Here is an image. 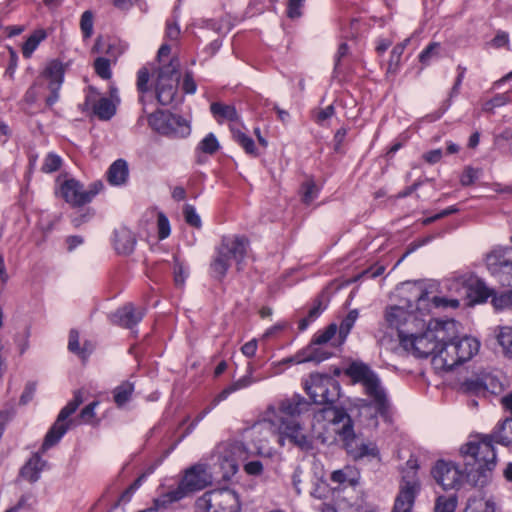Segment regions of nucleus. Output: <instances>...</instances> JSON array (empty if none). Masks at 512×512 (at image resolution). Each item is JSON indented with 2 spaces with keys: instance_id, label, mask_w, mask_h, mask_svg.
Wrapping results in <instances>:
<instances>
[{
  "instance_id": "f257e3e1",
  "label": "nucleus",
  "mask_w": 512,
  "mask_h": 512,
  "mask_svg": "<svg viewBox=\"0 0 512 512\" xmlns=\"http://www.w3.org/2000/svg\"><path fill=\"white\" fill-rule=\"evenodd\" d=\"M404 343L415 357L431 356L432 366L437 372H448L469 361L480 348L476 338L458 336V324L454 320H431L416 339H407Z\"/></svg>"
},
{
  "instance_id": "f03ea898",
  "label": "nucleus",
  "mask_w": 512,
  "mask_h": 512,
  "mask_svg": "<svg viewBox=\"0 0 512 512\" xmlns=\"http://www.w3.org/2000/svg\"><path fill=\"white\" fill-rule=\"evenodd\" d=\"M493 442L512 445V418H506L498 424L491 434L481 435L464 444L460 452L464 455L467 465L478 463L477 474L468 473V479L475 485H486L492 470L496 466V453Z\"/></svg>"
},
{
  "instance_id": "7ed1b4c3",
  "label": "nucleus",
  "mask_w": 512,
  "mask_h": 512,
  "mask_svg": "<svg viewBox=\"0 0 512 512\" xmlns=\"http://www.w3.org/2000/svg\"><path fill=\"white\" fill-rule=\"evenodd\" d=\"M305 390L315 404L326 405L315 414V419L327 421L334 428L342 424V434L349 437L352 434L350 416L344 409L333 406L340 397L339 383L329 375L311 374L305 382Z\"/></svg>"
},
{
  "instance_id": "20e7f679",
  "label": "nucleus",
  "mask_w": 512,
  "mask_h": 512,
  "mask_svg": "<svg viewBox=\"0 0 512 512\" xmlns=\"http://www.w3.org/2000/svg\"><path fill=\"white\" fill-rule=\"evenodd\" d=\"M179 68L180 63L177 58H172L168 64L162 65L157 73L154 90L148 85L149 70L143 67L138 71L137 90L144 113L147 112V106L153 104L155 99L162 106L173 104L178 100Z\"/></svg>"
},
{
  "instance_id": "39448f33",
  "label": "nucleus",
  "mask_w": 512,
  "mask_h": 512,
  "mask_svg": "<svg viewBox=\"0 0 512 512\" xmlns=\"http://www.w3.org/2000/svg\"><path fill=\"white\" fill-rule=\"evenodd\" d=\"M261 447L251 449L243 442L237 440L225 441L217 445L214 457L220 468V477L229 480L238 471L239 463H244V471L251 476H259L263 472V464L259 460H252L261 454Z\"/></svg>"
},
{
  "instance_id": "423d86ee",
  "label": "nucleus",
  "mask_w": 512,
  "mask_h": 512,
  "mask_svg": "<svg viewBox=\"0 0 512 512\" xmlns=\"http://www.w3.org/2000/svg\"><path fill=\"white\" fill-rule=\"evenodd\" d=\"M213 458L215 459L214 471H210L208 466L202 463H197L187 468L178 485L174 488H170L155 500L156 508L166 507L169 504L178 502L190 494L211 485L214 480H223L220 477L221 470L216 465L217 458L214 456Z\"/></svg>"
},
{
  "instance_id": "0eeeda50",
  "label": "nucleus",
  "mask_w": 512,
  "mask_h": 512,
  "mask_svg": "<svg viewBox=\"0 0 512 512\" xmlns=\"http://www.w3.org/2000/svg\"><path fill=\"white\" fill-rule=\"evenodd\" d=\"M309 408L310 403L301 395L295 394L280 403L279 415H275V419L270 420V423L277 426L280 435L306 450L311 448V441L304 434L302 426L295 417L307 412Z\"/></svg>"
},
{
  "instance_id": "6e6552de",
  "label": "nucleus",
  "mask_w": 512,
  "mask_h": 512,
  "mask_svg": "<svg viewBox=\"0 0 512 512\" xmlns=\"http://www.w3.org/2000/svg\"><path fill=\"white\" fill-rule=\"evenodd\" d=\"M353 383L363 386L365 395L369 399V405L382 417L388 415L390 401L386 389L382 385L379 376L365 363L352 362L344 371Z\"/></svg>"
},
{
  "instance_id": "1a4fd4ad",
  "label": "nucleus",
  "mask_w": 512,
  "mask_h": 512,
  "mask_svg": "<svg viewBox=\"0 0 512 512\" xmlns=\"http://www.w3.org/2000/svg\"><path fill=\"white\" fill-rule=\"evenodd\" d=\"M353 383L363 386L365 395L369 399V405L382 417L388 415L390 401L386 389L382 385L379 376L365 363L352 362L344 371Z\"/></svg>"
},
{
  "instance_id": "9d476101",
  "label": "nucleus",
  "mask_w": 512,
  "mask_h": 512,
  "mask_svg": "<svg viewBox=\"0 0 512 512\" xmlns=\"http://www.w3.org/2000/svg\"><path fill=\"white\" fill-rule=\"evenodd\" d=\"M63 77V65L59 61H51L25 92L24 103L31 106L43 98L48 107L53 106L59 99Z\"/></svg>"
},
{
  "instance_id": "9b49d317",
  "label": "nucleus",
  "mask_w": 512,
  "mask_h": 512,
  "mask_svg": "<svg viewBox=\"0 0 512 512\" xmlns=\"http://www.w3.org/2000/svg\"><path fill=\"white\" fill-rule=\"evenodd\" d=\"M417 470L418 463L414 458H410L401 469L399 491L391 512H413L415 499L421 490Z\"/></svg>"
},
{
  "instance_id": "f8f14e48",
  "label": "nucleus",
  "mask_w": 512,
  "mask_h": 512,
  "mask_svg": "<svg viewBox=\"0 0 512 512\" xmlns=\"http://www.w3.org/2000/svg\"><path fill=\"white\" fill-rule=\"evenodd\" d=\"M464 460V471L460 470L458 466L453 463L438 461L433 469V476L437 483L444 489H454L459 487L465 480L472 486L483 487L484 485H475L468 479V473L474 472L477 474L479 467L478 463L467 465L464 455L461 453Z\"/></svg>"
},
{
  "instance_id": "ddd939ff",
  "label": "nucleus",
  "mask_w": 512,
  "mask_h": 512,
  "mask_svg": "<svg viewBox=\"0 0 512 512\" xmlns=\"http://www.w3.org/2000/svg\"><path fill=\"white\" fill-rule=\"evenodd\" d=\"M385 320L389 326L398 330L400 346L402 349L412 354V350L405 346L404 340L416 339L419 336L413 331V327L417 326L418 321L416 315L407 311L403 307L392 306L386 309Z\"/></svg>"
},
{
  "instance_id": "4468645a",
  "label": "nucleus",
  "mask_w": 512,
  "mask_h": 512,
  "mask_svg": "<svg viewBox=\"0 0 512 512\" xmlns=\"http://www.w3.org/2000/svg\"><path fill=\"white\" fill-rule=\"evenodd\" d=\"M196 504L205 512H240L238 495L230 489L208 491L197 500Z\"/></svg>"
},
{
  "instance_id": "2eb2a0df",
  "label": "nucleus",
  "mask_w": 512,
  "mask_h": 512,
  "mask_svg": "<svg viewBox=\"0 0 512 512\" xmlns=\"http://www.w3.org/2000/svg\"><path fill=\"white\" fill-rule=\"evenodd\" d=\"M83 401V391L81 389L77 390L74 393L73 399L61 409L57 420L47 432L41 446V452H45L59 442L70 426L71 421H67L68 417L78 409Z\"/></svg>"
},
{
  "instance_id": "dca6fc26",
  "label": "nucleus",
  "mask_w": 512,
  "mask_h": 512,
  "mask_svg": "<svg viewBox=\"0 0 512 512\" xmlns=\"http://www.w3.org/2000/svg\"><path fill=\"white\" fill-rule=\"evenodd\" d=\"M102 182H94L84 188L75 179H67L60 186V193L64 200L73 207H81L90 203L93 198L102 190Z\"/></svg>"
},
{
  "instance_id": "f3484780",
  "label": "nucleus",
  "mask_w": 512,
  "mask_h": 512,
  "mask_svg": "<svg viewBox=\"0 0 512 512\" xmlns=\"http://www.w3.org/2000/svg\"><path fill=\"white\" fill-rule=\"evenodd\" d=\"M512 262V247H496L485 257V264L488 271L498 280L503 276L506 278L509 265Z\"/></svg>"
},
{
  "instance_id": "a211bd4d",
  "label": "nucleus",
  "mask_w": 512,
  "mask_h": 512,
  "mask_svg": "<svg viewBox=\"0 0 512 512\" xmlns=\"http://www.w3.org/2000/svg\"><path fill=\"white\" fill-rule=\"evenodd\" d=\"M248 246V239L238 235L223 236L219 244L222 251L228 255L231 260H235L238 270L242 269L241 264L246 257Z\"/></svg>"
},
{
  "instance_id": "6ab92c4d",
  "label": "nucleus",
  "mask_w": 512,
  "mask_h": 512,
  "mask_svg": "<svg viewBox=\"0 0 512 512\" xmlns=\"http://www.w3.org/2000/svg\"><path fill=\"white\" fill-rule=\"evenodd\" d=\"M334 431L336 433H339L340 436L342 437V439L346 442L347 451L355 460L362 459L364 457H369V458L378 457L379 451H378L377 446L374 443H371V442L358 443L354 438L353 432L349 437L345 438L341 432L342 426L341 427L336 426L334 428Z\"/></svg>"
},
{
  "instance_id": "aec40b11",
  "label": "nucleus",
  "mask_w": 512,
  "mask_h": 512,
  "mask_svg": "<svg viewBox=\"0 0 512 512\" xmlns=\"http://www.w3.org/2000/svg\"><path fill=\"white\" fill-rule=\"evenodd\" d=\"M144 314L145 310L143 308L135 307L133 304L128 303L118 309L112 315L111 320L114 324L132 329L142 320Z\"/></svg>"
},
{
  "instance_id": "412c9836",
  "label": "nucleus",
  "mask_w": 512,
  "mask_h": 512,
  "mask_svg": "<svg viewBox=\"0 0 512 512\" xmlns=\"http://www.w3.org/2000/svg\"><path fill=\"white\" fill-rule=\"evenodd\" d=\"M86 104H91L94 115L100 120H109L116 112V104L111 99L101 97L96 100L92 93L86 97Z\"/></svg>"
},
{
  "instance_id": "4be33fe9",
  "label": "nucleus",
  "mask_w": 512,
  "mask_h": 512,
  "mask_svg": "<svg viewBox=\"0 0 512 512\" xmlns=\"http://www.w3.org/2000/svg\"><path fill=\"white\" fill-rule=\"evenodd\" d=\"M332 356V352L328 351L323 345L314 343L312 340L310 344L301 350L296 355L298 363L302 362H322Z\"/></svg>"
},
{
  "instance_id": "5701e85b",
  "label": "nucleus",
  "mask_w": 512,
  "mask_h": 512,
  "mask_svg": "<svg viewBox=\"0 0 512 512\" xmlns=\"http://www.w3.org/2000/svg\"><path fill=\"white\" fill-rule=\"evenodd\" d=\"M190 133L188 122L176 114H167L163 135L172 137H185Z\"/></svg>"
},
{
  "instance_id": "b1692460",
  "label": "nucleus",
  "mask_w": 512,
  "mask_h": 512,
  "mask_svg": "<svg viewBox=\"0 0 512 512\" xmlns=\"http://www.w3.org/2000/svg\"><path fill=\"white\" fill-rule=\"evenodd\" d=\"M129 177L128 164L123 159H118L111 164L107 171V180L113 186L123 185Z\"/></svg>"
},
{
  "instance_id": "393cba45",
  "label": "nucleus",
  "mask_w": 512,
  "mask_h": 512,
  "mask_svg": "<svg viewBox=\"0 0 512 512\" xmlns=\"http://www.w3.org/2000/svg\"><path fill=\"white\" fill-rule=\"evenodd\" d=\"M46 462L41 459L39 453H35L28 462L21 468L20 475L31 483L36 482Z\"/></svg>"
},
{
  "instance_id": "a878e982",
  "label": "nucleus",
  "mask_w": 512,
  "mask_h": 512,
  "mask_svg": "<svg viewBox=\"0 0 512 512\" xmlns=\"http://www.w3.org/2000/svg\"><path fill=\"white\" fill-rule=\"evenodd\" d=\"M135 242V237L130 230L122 228L115 232L114 245L118 253L130 254L134 250Z\"/></svg>"
},
{
  "instance_id": "bb28decb",
  "label": "nucleus",
  "mask_w": 512,
  "mask_h": 512,
  "mask_svg": "<svg viewBox=\"0 0 512 512\" xmlns=\"http://www.w3.org/2000/svg\"><path fill=\"white\" fill-rule=\"evenodd\" d=\"M490 380L491 377L489 374L475 375L465 379L461 387L465 392L481 394L488 390V381Z\"/></svg>"
},
{
  "instance_id": "cd10ccee",
  "label": "nucleus",
  "mask_w": 512,
  "mask_h": 512,
  "mask_svg": "<svg viewBox=\"0 0 512 512\" xmlns=\"http://www.w3.org/2000/svg\"><path fill=\"white\" fill-rule=\"evenodd\" d=\"M314 343L329 345L333 348H339L343 344H338V326L335 323L329 324L324 330L318 331L313 339Z\"/></svg>"
},
{
  "instance_id": "c85d7f7f",
  "label": "nucleus",
  "mask_w": 512,
  "mask_h": 512,
  "mask_svg": "<svg viewBox=\"0 0 512 512\" xmlns=\"http://www.w3.org/2000/svg\"><path fill=\"white\" fill-rule=\"evenodd\" d=\"M210 111L213 117L219 122L223 121H236L238 120V113L234 106L226 105L220 102H213L210 105Z\"/></svg>"
},
{
  "instance_id": "c756f323",
  "label": "nucleus",
  "mask_w": 512,
  "mask_h": 512,
  "mask_svg": "<svg viewBox=\"0 0 512 512\" xmlns=\"http://www.w3.org/2000/svg\"><path fill=\"white\" fill-rule=\"evenodd\" d=\"M230 261L228 255H226L222 249L218 246L216 248V255L211 262V270L215 274V276L219 279H222L225 277L229 267H230Z\"/></svg>"
},
{
  "instance_id": "7c9ffc66",
  "label": "nucleus",
  "mask_w": 512,
  "mask_h": 512,
  "mask_svg": "<svg viewBox=\"0 0 512 512\" xmlns=\"http://www.w3.org/2000/svg\"><path fill=\"white\" fill-rule=\"evenodd\" d=\"M310 483L308 491L312 497L320 500L329 497L331 489L327 482L323 480L322 476H319L314 472Z\"/></svg>"
},
{
  "instance_id": "2f4dec72",
  "label": "nucleus",
  "mask_w": 512,
  "mask_h": 512,
  "mask_svg": "<svg viewBox=\"0 0 512 512\" xmlns=\"http://www.w3.org/2000/svg\"><path fill=\"white\" fill-rule=\"evenodd\" d=\"M331 480L339 484H346L349 486H355L358 484L359 475L358 472L350 467L346 466L341 470H336L331 474Z\"/></svg>"
},
{
  "instance_id": "473e14b6",
  "label": "nucleus",
  "mask_w": 512,
  "mask_h": 512,
  "mask_svg": "<svg viewBox=\"0 0 512 512\" xmlns=\"http://www.w3.org/2000/svg\"><path fill=\"white\" fill-rule=\"evenodd\" d=\"M47 38V33L44 29L35 30L25 41L22 46V54L28 59L32 56L33 52L37 49L38 45Z\"/></svg>"
},
{
  "instance_id": "72a5a7b5",
  "label": "nucleus",
  "mask_w": 512,
  "mask_h": 512,
  "mask_svg": "<svg viewBox=\"0 0 512 512\" xmlns=\"http://www.w3.org/2000/svg\"><path fill=\"white\" fill-rule=\"evenodd\" d=\"M314 472L311 470L305 471L300 467H297L292 475V484L298 494H300L303 490H308L310 486V481Z\"/></svg>"
},
{
  "instance_id": "f704fd0d",
  "label": "nucleus",
  "mask_w": 512,
  "mask_h": 512,
  "mask_svg": "<svg viewBox=\"0 0 512 512\" xmlns=\"http://www.w3.org/2000/svg\"><path fill=\"white\" fill-rule=\"evenodd\" d=\"M142 113H143V115H141L139 117L138 123L142 124L143 120H144V115H147V121H148L149 126L153 130H155L158 133L162 134V132L164 130V126H165V122H166V118H167V114L168 113H165L162 110H157V111L152 112V113H148V111L146 113H144L142 111Z\"/></svg>"
},
{
  "instance_id": "c9c22d12",
  "label": "nucleus",
  "mask_w": 512,
  "mask_h": 512,
  "mask_svg": "<svg viewBox=\"0 0 512 512\" xmlns=\"http://www.w3.org/2000/svg\"><path fill=\"white\" fill-rule=\"evenodd\" d=\"M358 310L349 311L338 327V344H344L357 318Z\"/></svg>"
},
{
  "instance_id": "e433bc0d",
  "label": "nucleus",
  "mask_w": 512,
  "mask_h": 512,
  "mask_svg": "<svg viewBox=\"0 0 512 512\" xmlns=\"http://www.w3.org/2000/svg\"><path fill=\"white\" fill-rule=\"evenodd\" d=\"M134 391V384L129 381H124L118 385L113 391V398L118 407L125 405L131 398Z\"/></svg>"
},
{
  "instance_id": "4c0bfd02",
  "label": "nucleus",
  "mask_w": 512,
  "mask_h": 512,
  "mask_svg": "<svg viewBox=\"0 0 512 512\" xmlns=\"http://www.w3.org/2000/svg\"><path fill=\"white\" fill-rule=\"evenodd\" d=\"M464 512H495V505L482 497H471Z\"/></svg>"
},
{
  "instance_id": "58836bf2",
  "label": "nucleus",
  "mask_w": 512,
  "mask_h": 512,
  "mask_svg": "<svg viewBox=\"0 0 512 512\" xmlns=\"http://www.w3.org/2000/svg\"><path fill=\"white\" fill-rule=\"evenodd\" d=\"M496 338L504 353L512 356V327H500Z\"/></svg>"
},
{
  "instance_id": "ea45409f",
  "label": "nucleus",
  "mask_w": 512,
  "mask_h": 512,
  "mask_svg": "<svg viewBox=\"0 0 512 512\" xmlns=\"http://www.w3.org/2000/svg\"><path fill=\"white\" fill-rule=\"evenodd\" d=\"M301 199L306 205L311 204L319 194V188L313 180H307L301 185Z\"/></svg>"
},
{
  "instance_id": "a19ab883",
  "label": "nucleus",
  "mask_w": 512,
  "mask_h": 512,
  "mask_svg": "<svg viewBox=\"0 0 512 512\" xmlns=\"http://www.w3.org/2000/svg\"><path fill=\"white\" fill-rule=\"evenodd\" d=\"M68 349H69V351L79 355L82 358H86L92 352L91 348L90 349H87L86 347L80 348L79 333L75 329H72L69 332Z\"/></svg>"
},
{
  "instance_id": "79ce46f5",
  "label": "nucleus",
  "mask_w": 512,
  "mask_h": 512,
  "mask_svg": "<svg viewBox=\"0 0 512 512\" xmlns=\"http://www.w3.org/2000/svg\"><path fill=\"white\" fill-rule=\"evenodd\" d=\"M233 137L235 141L246 151V153L257 155L256 146L251 137L247 136L240 130H233Z\"/></svg>"
},
{
  "instance_id": "37998d69",
  "label": "nucleus",
  "mask_w": 512,
  "mask_h": 512,
  "mask_svg": "<svg viewBox=\"0 0 512 512\" xmlns=\"http://www.w3.org/2000/svg\"><path fill=\"white\" fill-rule=\"evenodd\" d=\"M456 507L457 498L455 496H440L437 498L434 510L435 512H455Z\"/></svg>"
},
{
  "instance_id": "c03bdc74",
  "label": "nucleus",
  "mask_w": 512,
  "mask_h": 512,
  "mask_svg": "<svg viewBox=\"0 0 512 512\" xmlns=\"http://www.w3.org/2000/svg\"><path fill=\"white\" fill-rule=\"evenodd\" d=\"M80 28L85 39L93 34V13L90 10L83 12L80 19Z\"/></svg>"
},
{
  "instance_id": "a18cd8bd",
  "label": "nucleus",
  "mask_w": 512,
  "mask_h": 512,
  "mask_svg": "<svg viewBox=\"0 0 512 512\" xmlns=\"http://www.w3.org/2000/svg\"><path fill=\"white\" fill-rule=\"evenodd\" d=\"M61 164L62 159L60 156L54 153H49L44 159L41 170L45 173H53L61 167Z\"/></svg>"
},
{
  "instance_id": "49530a36",
  "label": "nucleus",
  "mask_w": 512,
  "mask_h": 512,
  "mask_svg": "<svg viewBox=\"0 0 512 512\" xmlns=\"http://www.w3.org/2000/svg\"><path fill=\"white\" fill-rule=\"evenodd\" d=\"M183 215L187 224L192 227L200 228L202 225L200 216L197 214L195 208L190 204H185L183 208Z\"/></svg>"
},
{
  "instance_id": "de8ad7c7",
  "label": "nucleus",
  "mask_w": 512,
  "mask_h": 512,
  "mask_svg": "<svg viewBox=\"0 0 512 512\" xmlns=\"http://www.w3.org/2000/svg\"><path fill=\"white\" fill-rule=\"evenodd\" d=\"M409 39H406L404 42L397 44L393 50L391 51L390 60H389V71L395 70L400 63L401 56L405 50V47Z\"/></svg>"
},
{
  "instance_id": "09e8293b",
  "label": "nucleus",
  "mask_w": 512,
  "mask_h": 512,
  "mask_svg": "<svg viewBox=\"0 0 512 512\" xmlns=\"http://www.w3.org/2000/svg\"><path fill=\"white\" fill-rule=\"evenodd\" d=\"M481 173V169L467 166L460 177V182L463 186H471L480 177Z\"/></svg>"
},
{
  "instance_id": "8fccbe9b",
  "label": "nucleus",
  "mask_w": 512,
  "mask_h": 512,
  "mask_svg": "<svg viewBox=\"0 0 512 512\" xmlns=\"http://www.w3.org/2000/svg\"><path fill=\"white\" fill-rule=\"evenodd\" d=\"M199 149L207 154H213L219 149V142L213 133H209L199 144Z\"/></svg>"
},
{
  "instance_id": "3c124183",
  "label": "nucleus",
  "mask_w": 512,
  "mask_h": 512,
  "mask_svg": "<svg viewBox=\"0 0 512 512\" xmlns=\"http://www.w3.org/2000/svg\"><path fill=\"white\" fill-rule=\"evenodd\" d=\"M94 68L102 79H110L111 77V69H110V61L106 58L99 57L94 62Z\"/></svg>"
},
{
  "instance_id": "603ef678",
  "label": "nucleus",
  "mask_w": 512,
  "mask_h": 512,
  "mask_svg": "<svg viewBox=\"0 0 512 512\" xmlns=\"http://www.w3.org/2000/svg\"><path fill=\"white\" fill-rule=\"evenodd\" d=\"M439 49L440 44L439 43H431L429 44L419 55V60L423 64H428L429 61L439 56Z\"/></svg>"
},
{
  "instance_id": "864d4df0",
  "label": "nucleus",
  "mask_w": 512,
  "mask_h": 512,
  "mask_svg": "<svg viewBox=\"0 0 512 512\" xmlns=\"http://www.w3.org/2000/svg\"><path fill=\"white\" fill-rule=\"evenodd\" d=\"M157 228H158V238L160 240H163L170 235L169 220L162 212H159L157 215Z\"/></svg>"
},
{
  "instance_id": "5fc2aeb1",
  "label": "nucleus",
  "mask_w": 512,
  "mask_h": 512,
  "mask_svg": "<svg viewBox=\"0 0 512 512\" xmlns=\"http://www.w3.org/2000/svg\"><path fill=\"white\" fill-rule=\"evenodd\" d=\"M335 114V107L333 105H328L327 107L323 109H317L313 112V119L314 121L319 124L323 125L324 122L331 118Z\"/></svg>"
},
{
  "instance_id": "6e6d98bb",
  "label": "nucleus",
  "mask_w": 512,
  "mask_h": 512,
  "mask_svg": "<svg viewBox=\"0 0 512 512\" xmlns=\"http://www.w3.org/2000/svg\"><path fill=\"white\" fill-rule=\"evenodd\" d=\"M94 216V211L91 208L77 212L71 218V223L75 228L80 227L82 224L88 222Z\"/></svg>"
},
{
  "instance_id": "4d7b16f0",
  "label": "nucleus",
  "mask_w": 512,
  "mask_h": 512,
  "mask_svg": "<svg viewBox=\"0 0 512 512\" xmlns=\"http://www.w3.org/2000/svg\"><path fill=\"white\" fill-rule=\"evenodd\" d=\"M98 404V401H93L87 406H85L81 410L79 418L85 423L91 422L95 418V408L98 406Z\"/></svg>"
},
{
  "instance_id": "13d9d810",
  "label": "nucleus",
  "mask_w": 512,
  "mask_h": 512,
  "mask_svg": "<svg viewBox=\"0 0 512 512\" xmlns=\"http://www.w3.org/2000/svg\"><path fill=\"white\" fill-rule=\"evenodd\" d=\"M18 66V55L16 51L12 48H9V63L7 69L5 71V75H7L10 79H13L14 73Z\"/></svg>"
},
{
  "instance_id": "bf43d9fd",
  "label": "nucleus",
  "mask_w": 512,
  "mask_h": 512,
  "mask_svg": "<svg viewBox=\"0 0 512 512\" xmlns=\"http://www.w3.org/2000/svg\"><path fill=\"white\" fill-rule=\"evenodd\" d=\"M494 305L496 308H505L512 306V289L507 290L506 292L502 293L500 296L494 298L493 300Z\"/></svg>"
},
{
  "instance_id": "052dcab7",
  "label": "nucleus",
  "mask_w": 512,
  "mask_h": 512,
  "mask_svg": "<svg viewBox=\"0 0 512 512\" xmlns=\"http://www.w3.org/2000/svg\"><path fill=\"white\" fill-rule=\"evenodd\" d=\"M305 0H288V16L290 18H298L301 16V8Z\"/></svg>"
},
{
  "instance_id": "680f3d73",
  "label": "nucleus",
  "mask_w": 512,
  "mask_h": 512,
  "mask_svg": "<svg viewBox=\"0 0 512 512\" xmlns=\"http://www.w3.org/2000/svg\"><path fill=\"white\" fill-rule=\"evenodd\" d=\"M185 279H186V273L184 271V268H183L182 264L177 259H175V264H174L175 285L179 286V287L183 286Z\"/></svg>"
},
{
  "instance_id": "e2e57ef3",
  "label": "nucleus",
  "mask_w": 512,
  "mask_h": 512,
  "mask_svg": "<svg viewBox=\"0 0 512 512\" xmlns=\"http://www.w3.org/2000/svg\"><path fill=\"white\" fill-rule=\"evenodd\" d=\"M248 375H245L244 377L240 378L239 380L235 381L232 386V390L237 391L239 389L245 388L249 385H251L254 382V379L251 376L252 372V366L248 367Z\"/></svg>"
},
{
  "instance_id": "0e129e2a",
  "label": "nucleus",
  "mask_w": 512,
  "mask_h": 512,
  "mask_svg": "<svg viewBox=\"0 0 512 512\" xmlns=\"http://www.w3.org/2000/svg\"><path fill=\"white\" fill-rule=\"evenodd\" d=\"M491 45L494 48H500V47L506 46L508 49H510L508 33L499 31L496 34V36L491 40Z\"/></svg>"
},
{
  "instance_id": "69168bd1",
  "label": "nucleus",
  "mask_w": 512,
  "mask_h": 512,
  "mask_svg": "<svg viewBox=\"0 0 512 512\" xmlns=\"http://www.w3.org/2000/svg\"><path fill=\"white\" fill-rule=\"evenodd\" d=\"M326 305L323 303L321 297H318L313 307L308 312L309 320H315L317 317L320 316V314L325 310Z\"/></svg>"
},
{
  "instance_id": "338daca9",
  "label": "nucleus",
  "mask_w": 512,
  "mask_h": 512,
  "mask_svg": "<svg viewBox=\"0 0 512 512\" xmlns=\"http://www.w3.org/2000/svg\"><path fill=\"white\" fill-rule=\"evenodd\" d=\"M432 304L434 305V307L438 308V307H453V308H457L459 306V301L456 300V299H446V298H443V297H437V296H434L432 298Z\"/></svg>"
},
{
  "instance_id": "774afa93",
  "label": "nucleus",
  "mask_w": 512,
  "mask_h": 512,
  "mask_svg": "<svg viewBox=\"0 0 512 512\" xmlns=\"http://www.w3.org/2000/svg\"><path fill=\"white\" fill-rule=\"evenodd\" d=\"M36 391V384L35 383H28L25 387L24 392L22 393L20 397V403L21 404H27L34 396V393Z\"/></svg>"
}]
</instances>
